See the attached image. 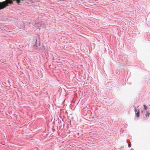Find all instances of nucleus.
Here are the masks:
<instances>
[{"instance_id": "1", "label": "nucleus", "mask_w": 150, "mask_h": 150, "mask_svg": "<svg viewBox=\"0 0 150 150\" xmlns=\"http://www.w3.org/2000/svg\"><path fill=\"white\" fill-rule=\"evenodd\" d=\"M137 110L136 108H135V114L136 115V116L138 117L139 116V110H138L137 112Z\"/></svg>"}, {"instance_id": "2", "label": "nucleus", "mask_w": 150, "mask_h": 150, "mask_svg": "<svg viewBox=\"0 0 150 150\" xmlns=\"http://www.w3.org/2000/svg\"><path fill=\"white\" fill-rule=\"evenodd\" d=\"M145 115H146V117H149V112H146V114H145Z\"/></svg>"}, {"instance_id": "3", "label": "nucleus", "mask_w": 150, "mask_h": 150, "mask_svg": "<svg viewBox=\"0 0 150 150\" xmlns=\"http://www.w3.org/2000/svg\"><path fill=\"white\" fill-rule=\"evenodd\" d=\"M144 108L145 110H146L147 109V107L145 105H143Z\"/></svg>"}, {"instance_id": "4", "label": "nucleus", "mask_w": 150, "mask_h": 150, "mask_svg": "<svg viewBox=\"0 0 150 150\" xmlns=\"http://www.w3.org/2000/svg\"><path fill=\"white\" fill-rule=\"evenodd\" d=\"M141 112H142V113H143V111H142V110H141Z\"/></svg>"}]
</instances>
